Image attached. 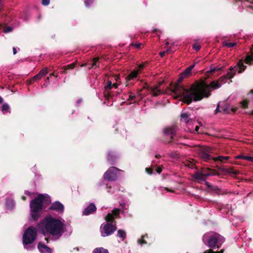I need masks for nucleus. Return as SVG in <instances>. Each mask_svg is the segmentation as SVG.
<instances>
[{
    "instance_id": "11",
    "label": "nucleus",
    "mask_w": 253,
    "mask_h": 253,
    "mask_svg": "<svg viewBox=\"0 0 253 253\" xmlns=\"http://www.w3.org/2000/svg\"><path fill=\"white\" fill-rule=\"evenodd\" d=\"M48 210L55 211L59 213H63L64 211V206L60 202L56 201L51 204Z\"/></svg>"
},
{
    "instance_id": "37",
    "label": "nucleus",
    "mask_w": 253,
    "mask_h": 253,
    "mask_svg": "<svg viewBox=\"0 0 253 253\" xmlns=\"http://www.w3.org/2000/svg\"><path fill=\"white\" fill-rule=\"evenodd\" d=\"M243 108L246 109L248 107L249 101L248 100H243L241 103Z\"/></svg>"
},
{
    "instance_id": "23",
    "label": "nucleus",
    "mask_w": 253,
    "mask_h": 253,
    "mask_svg": "<svg viewBox=\"0 0 253 253\" xmlns=\"http://www.w3.org/2000/svg\"><path fill=\"white\" fill-rule=\"evenodd\" d=\"M204 173H205L207 177L211 175H218L217 172H215L214 169H207L204 171Z\"/></svg>"
},
{
    "instance_id": "41",
    "label": "nucleus",
    "mask_w": 253,
    "mask_h": 253,
    "mask_svg": "<svg viewBox=\"0 0 253 253\" xmlns=\"http://www.w3.org/2000/svg\"><path fill=\"white\" fill-rule=\"evenodd\" d=\"M142 45V44L141 43H131L130 44V46H134L135 48H138V49L141 48V46Z\"/></svg>"
},
{
    "instance_id": "50",
    "label": "nucleus",
    "mask_w": 253,
    "mask_h": 253,
    "mask_svg": "<svg viewBox=\"0 0 253 253\" xmlns=\"http://www.w3.org/2000/svg\"><path fill=\"white\" fill-rule=\"evenodd\" d=\"M189 168L192 169L194 167V164L193 163L189 162L186 165Z\"/></svg>"
},
{
    "instance_id": "1",
    "label": "nucleus",
    "mask_w": 253,
    "mask_h": 253,
    "mask_svg": "<svg viewBox=\"0 0 253 253\" xmlns=\"http://www.w3.org/2000/svg\"><path fill=\"white\" fill-rule=\"evenodd\" d=\"M221 86V84L217 80L212 81L209 84L205 81H202L195 84H193L190 90L185 91L186 95L184 100L188 105L192 101H200L204 97H209L211 95V92L212 89H218ZM181 91H183V89H181Z\"/></svg>"
},
{
    "instance_id": "14",
    "label": "nucleus",
    "mask_w": 253,
    "mask_h": 253,
    "mask_svg": "<svg viewBox=\"0 0 253 253\" xmlns=\"http://www.w3.org/2000/svg\"><path fill=\"white\" fill-rule=\"evenodd\" d=\"M192 177L195 181H196L198 182H200L201 181H205L207 179V177L204 172L202 173L201 172L197 171L193 174Z\"/></svg>"
},
{
    "instance_id": "55",
    "label": "nucleus",
    "mask_w": 253,
    "mask_h": 253,
    "mask_svg": "<svg viewBox=\"0 0 253 253\" xmlns=\"http://www.w3.org/2000/svg\"><path fill=\"white\" fill-rule=\"evenodd\" d=\"M49 76L50 77H51L52 76H55V77H57L58 76V74L54 72L51 74H50Z\"/></svg>"
},
{
    "instance_id": "2",
    "label": "nucleus",
    "mask_w": 253,
    "mask_h": 253,
    "mask_svg": "<svg viewBox=\"0 0 253 253\" xmlns=\"http://www.w3.org/2000/svg\"><path fill=\"white\" fill-rule=\"evenodd\" d=\"M38 227L42 233L60 237L64 232V224L59 219L51 215L46 216L38 223Z\"/></svg>"
},
{
    "instance_id": "58",
    "label": "nucleus",
    "mask_w": 253,
    "mask_h": 253,
    "mask_svg": "<svg viewBox=\"0 0 253 253\" xmlns=\"http://www.w3.org/2000/svg\"><path fill=\"white\" fill-rule=\"evenodd\" d=\"M195 66V64H193V65H191V66H190L189 67H188V68L190 70V71H191V70H192V69Z\"/></svg>"
},
{
    "instance_id": "36",
    "label": "nucleus",
    "mask_w": 253,
    "mask_h": 253,
    "mask_svg": "<svg viewBox=\"0 0 253 253\" xmlns=\"http://www.w3.org/2000/svg\"><path fill=\"white\" fill-rule=\"evenodd\" d=\"M113 87V84H112L111 81H109L108 82L107 84L105 86V90H109Z\"/></svg>"
},
{
    "instance_id": "18",
    "label": "nucleus",
    "mask_w": 253,
    "mask_h": 253,
    "mask_svg": "<svg viewBox=\"0 0 253 253\" xmlns=\"http://www.w3.org/2000/svg\"><path fill=\"white\" fill-rule=\"evenodd\" d=\"M219 169L222 172L232 174L234 175H236L239 174V171L235 170L233 168H230L228 169L219 168Z\"/></svg>"
},
{
    "instance_id": "54",
    "label": "nucleus",
    "mask_w": 253,
    "mask_h": 253,
    "mask_svg": "<svg viewBox=\"0 0 253 253\" xmlns=\"http://www.w3.org/2000/svg\"><path fill=\"white\" fill-rule=\"evenodd\" d=\"M205 184H206V186H207V187L211 189V185L209 182L205 181Z\"/></svg>"
},
{
    "instance_id": "3",
    "label": "nucleus",
    "mask_w": 253,
    "mask_h": 253,
    "mask_svg": "<svg viewBox=\"0 0 253 253\" xmlns=\"http://www.w3.org/2000/svg\"><path fill=\"white\" fill-rule=\"evenodd\" d=\"M49 202H50L49 196L42 194H39L37 197L31 201L30 204L31 214L34 221L38 220L40 217L43 203H48Z\"/></svg>"
},
{
    "instance_id": "44",
    "label": "nucleus",
    "mask_w": 253,
    "mask_h": 253,
    "mask_svg": "<svg viewBox=\"0 0 253 253\" xmlns=\"http://www.w3.org/2000/svg\"><path fill=\"white\" fill-rule=\"evenodd\" d=\"M243 160H247L251 162H253V156H245V157H243Z\"/></svg>"
},
{
    "instance_id": "30",
    "label": "nucleus",
    "mask_w": 253,
    "mask_h": 253,
    "mask_svg": "<svg viewBox=\"0 0 253 253\" xmlns=\"http://www.w3.org/2000/svg\"><path fill=\"white\" fill-rule=\"evenodd\" d=\"M48 73V70L47 68H44L42 69L38 73L42 78L43 76L46 75Z\"/></svg>"
},
{
    "instance_id": "61",
    "label": "nucleus",
    "mask_w": 253,
    "mask_h": 253,
    "mask_svg": "<svg viewBox=\"0 0 253 253\" xmlns=\"http://www.w3.org/2000/svg\"><path fill=\"white\" fill-rule=\"evenodd\" d=\"M13 54H16L17 53V50L15 47H13Z\"/></svg>"
},
{
    "instance_id": "47",
    "label": "nucleus",
    "mask_w": 253,
    "mask_h": 253,
    "mask_svg": "<svg viewBox=\"0 0 253 253\" xmlns=\"http://www.w3.org/2000/svg\"><path fill=\"white\" fill-rule=\"evenodd\" d=\"M144 238V236H142V238ZM138 242L139 244H141V245H143V244H147V242L144 240L143 239H140V240H138Z\"/></svg>"
},
{
    "instance_id": "16",
    "label": "nucleus",
    "mask_w": 253,
    "mask_h": 253,
    "mask_svg": "<svg viewBox=\"0 0 253 253\" xmlns=\"http://www.w3.org/2000/svg\"><path fill=\"white\" fill-rule=\"evenodd\" d=\"M96 211V207L94 203H90L83 211L84 215H89Z\"/></svg>"
},
{
    "instance_id": "60",
    "label": "nucleus",
    "mask_w": 253,
    "mask_h": 253,
    "mask_svg": "<svg viewBox=\"0 0 253 253\" xmlns=\"http://www.w3.org/2000/svg\"><path fill=\"white\" fill-rule=\"evenodd\" d=\"M243 157H245V156H243V155L238 156L236 157V158L243 160Z\"/></svg>"
},
{
    "instance_id": "59",
    "label": "nucleus",
    "mask_w": 253,
    "mask_h": 253,
    "mask_svg": "<svg viewBox=\"0 0 253 253\" xmlns=\"http://www.w3.org/2000/svg\"><path fill=\"white\" fill-rule=\"evenodd\" d=\"M195 66V64H193V65H191V66H190L189 67H188V68L190 70V71H191V70H192V69Z\"/></svg>"
},
{
    "instance_id": "27",
    "label": "nucleus",
    "mask_w": 253,
    "mask_h": 253,
    "mask_svg": "<svg viewBox=\"0 0 253 253\" xmlns=\"http://www.w3.org/2000/svg\"><path fill=\"white\" fill-rule=\"evenodd\" d=\"M117 236L121 238L123 241L126 237V233L124 230L119 229L117 232Z\"/></svg>"
},
{
    "instance_id": "21",
    "label": "nucleus",
    "mask_w": 253,
    "mask_h": 253,
    "mask_svg": "<svg viewBox=\"0 0 253 253\" xmlns=\"http://www.w3.org/2000/svg\"><path fill=\"white\" fill-rule=\"evenodd\" d=\"M157 86L156 87H150L149 90L151 91V93L154 96H158L161 92V90L158 89Z\"/></svg>"
},
{
    "instance_id": "51",
    "label": "nucleus",
    "mask_w": 253,
    "mask_h": 253,
    "mask_svg": "<svg viewBox=\"0 0 253 253\" xmlns=\"http://www.w3.org/2000/svg\"><path fill=\"white\" fill-rule=\"evenodd\" d=\"M144 67V64H140L139 66H138V69L137 70V71H138V72H140Z\"/></svg>"
},
{
    "instance_id": "19",
    "label": "nucleus",
    "mask_w": 253,
    "mask_h": 253,
    "mask_svg": "<svg viewBox=\"0 0 253 253\" xmlns=\"http://www.w3.org/2000/svg\"><path fill=\"white\" fill-rule=\"evenodd\" d=\"M116 155L112 152H109L107 155V160L110 163V165H115L117 160Z\"/></svg>"
},
{
    "instance_id": "31",
    "label": "nucleus",
    "mask_w": 253,
    "mask_h": 253,
    "mask_svg": "<svg viewBox=\"0 0 253 253\" xmlns=\"http://www.w3.org/2000/svg\"><path fill=\"white\" fill-rule=\"evenodd\" d=\"M236 44H237L236 42L231 43V42H224L223 43V46H226V47L230 48V47H233L235 46L236 45Z\"/></svg>"
},
{
    "instance_id": "7",
    "label": "nucleus",
    "mask_w": 253,
    "mask_h": 253,
    "mask_svg": "<svg viewBox=\"0 0 253 253\" xmlns=\"http://www.w3.org/2000/svg\"><path fill=\"white\" fill-rule=\"evenodd\" d=\"M211 152V149L209 147L204 146L201 147L198 151L199 156L205 161L208 162L211 160L214 161H219L221 162H224L229 159V156H219L217 157H212L209 154Z\"/></svg>"
},
{
    "instance_id": "52",
    "label": "nucleus",
    "mask_w": 253,
    "mask_h": 253,
    "mask_svg": "<svg viewBox=\"0 0 253 253\" xmlns=\"http://www.w3.org/2000/svg\"><path fill=\"white\" fill-rule=\"evenodd\" d=\"M156 170L158 173L160 174L162 171V169L159 167L156 169Z\"/></svg>"
},
{
    "instance_id": "22",
    "label": "nucleus",
    "mask_w": 253,
    "mask_h": 253,
    "mask_svg": "<svg viewBox=\"0 0 253 253\" xmlns=\"http://www.w3.org/2000/svg\"><path fill=\"white\" fill-rule=\"evenodd\" d=\"M77 64V62H74L70 64L67 65V66H64L62 67V69L64 70L63 73L66 74L67 73V70H72L73 69L76 65Z\"/></svg>"
},
{
    "instance_id": "15",
    "label": "nucleus",
    "mask_w": 253,
    "mask_h": 253,
    "mask_svg": "<svg viewBox=\"0 0 253 253\" xmlns=\"http://www.w3.org/2000/svg\"><path fill=\"white\" fill-rule=\"evenodd\" d=\"M176 127L174 126L166 128L164 129V133L166 135H170V139L173 140L174 139V136L176 134Z\"/></svg>"
},
{
    "instance_id": "20",
    "label": "nucleus",
    "mask_w": 253,
    "mask_h": 253,
    "mask_svg": "<svg viewBox=\"0 0 253 253\" xmlns=\"http://www.w3.org/2000/svg\"><path fill=\"white\" fill-rule=\"evenodd\" d=\"M190 114L187 113H182L180 115V121L184 122L186 124L188 123L191 119L189 118Z\"/></svg>"
},
{
    "instance_id": "56",
    "label": "nucleus",
    "mask_w": 253,
    "mask_h": 253,
    "mask_svg": "<svg viewBox=\"0 0 253 253\" xmlns=\"http://www.w3.org/2000/svg\"><path fill=\"white\" fill-rule=\"evenodd\" d=\"M165 190H166V191H167L168 192H171V193L174 192V190H171V189H169V188H166H166H165Z\"/></svg>"
},
{
    "instance_id": "4",
    "label": "nucleus",
    "mask_w": 253,
    "mask_h": 253,
    "mask_svg": "<svg viewBox=\"0 0 253 253\" xmlns=\"http://www.w3.org/2000/svg\"><path fill=\"white\" fill-rule=\"evenodd\" d=\"M37 237V230L34 226H30L24 231L22 236L24 248L28 251H33L35 246L33 243Z\"/></svg>"
},
{
    "instance_id": "29",
    "label": "nucleus",
    "mask_w": 253,
    "mask_h": 253,
    "mask_svg": "<svg viewBox=\"0 0 253 253\" xmlns=\"http://www.w3.org/2000/svg\"><path fill=\"white\" fill-rule=\"evenodd\" d=\"M93 253H109V252L107 249L103 248H97L93 250Z\"/></svg>"
},
{
    "instance_id": "62",
    "label": "nucleus",
    "mask_w": 253,
    "mask_h": 253,
    "mask_svg": "<svg viewBox=\"0 0 253 253\" xmlns=\"http://www.w3.org/2000/svg\"><path fill=\"white\" fill-rule=\"evenodd\" d=\"M141 91H142V90H141V89H140V90H139L137 91L136 96H139V95H141Z\"/></svg>"
},
{
    "instance_id": "25",
    "label": "nucleus",
    "mask_w": 253,
    "mask_h": 253,
    "mask_svg": "<svg viewBox=\"0 0 253 253\" xmlns=\"http://www.w3.org/2000/svg\"><path fill=\"white\" fill-rule=\"evenodd\" d=\"M105 219L107 222V223L113 222L116 221L115 219V217L113 216V214L111 213H108L107 215L105 217Z\"/></svg>"
},
{
    "instance_id": "17",
    "label": "nucleus",
    "mask_w": 253,
    "mask_h": 253,
    "mask_svg": "<svg viewBox=\"0 0 253 253\" xmlns=\"http://www.w3.org/2000/svg\"><path fill=\"white\" fill-rule=\"evenodd\" d=\"M38 249L41 253H51L52 250L48 246L42 242H39L38 245Z\"/></svg>"
},
{
    "instance_id": "63",
    "label": "nucleus",
    "mask_w": 253,
    "mask_h": 253,
    "mask_svg": "<svg viewBox=\"0 0 253 253\" xmlns=\"http://www.w3.org/2000/svg\"><path fill=\"white\" fill-rule=\"evenodd\" d=\"M83 101L82 99H79L77 101V104H79Z\"/></svg>"
},
{
    "instance_id": "34",
    "label": "nucleus",
    "mask_w": 253,
    "mask_h": 253,
    "mask_svg": "<svg viewBox=\"0 0 253 253\" xmlns=\"http://www.w3.org/2000/svg\"><path fill=\"white\" fill-rule=\"evenodd\" d=\"M120 209H114L112 211V213L113 215V216H119L120 212Z\"/></svg>"
},
{
    "instance_id": "53",
    "label": "nucleus",
    "mask_w": 253,
    "mask_h": 253,
    "mask_svg": "<svg viewBox=\"0 0 253 253\" xmlns=\"http://www.w3.org/2000/svg\"><path fill=\"white\" fill-rule=\"evenodd\" d=\"M211 190L216 191L217 190H218V188L217 186H212V185H211Z\"/></svg>"
},
{
    "instance_id": "42",
    "label": "nucleus",
    "mask_w": 253,
    "mask_h": 253,
    "mask_svg": "<svg viewBox=\"0 0 253 253\" xmlns=\"http://www.w3.org/2000/svg\"><path fill=\"white\" fill-rule=\"evenodd\" d=\"M129 94V98L128 99V100L133 101L136 98V95H132V92H128Z\"/></svg>"
},
{
    "instance_id": "48",
    "label": "nucleus",
    "mask_w": 253,
    "mask_h": 253,
    "mask_svg": "<svg viewBox=\"0 0 253 253\" xmlns=\"http://www.w3.org/2000/svg\"><path fill=\"white\" fill-rule=\"evenodd\" d=\"M50 3V0H42V3L43 5H48Z\"/></svg>"
},
{
    "instance_id": "57",
    "label": "nucleus",
    "mask_w": 253,
    "mask_h": 253,
    "mask_svg": "<svg viewBox=\"0 0 253 253\" xmlns=\"http://www.w3.org/2000/svg\"><path fill=\"white\" fill-rule=\"evenodd\" d=\"M165 53H166V51L161 52L160 53V55L161 57H163L165 56Z\"/></svg>"
},
{
    "instance_id": "28",
    "label": "nucleus",
    "mask_w": 253,
    "mask_h": 253,
    "mask_svg": "<svg viewBox=\"0 0 253 253\" xmlns=\"http://www.w3.org/2000/svg\"><path fill=\"white\" fill-rule=\"evenodd\" d=\"M42 79L41 76L39 74H37L36 75L33 77L29 81V84H33L35 81L40 80Z\"/></svg>"
},
{
    "instance_id": "5",
    "label": "nucleus",
    "mask_w": 253,
    "mask_h": 253,
    "mask_svg": "<svg viewBox=\"0 0 253 253\" xmlns=\"http://www.w3.org/2000/svg\"><path fill=\"white\" fill-rule=\"evenodd\" d=\"M203 240L210 249H218L224 242V238L216 233L206 234L203 236Z\"/></svg>"
},
{
    "instance_id": "43",
    "label": "nucleus",
    "mask_w": 253,
    "mask_h": 253,
    "mask_svg": "<svg viewBox=\"0 0 253 253\" xmlns=\"http://www.w3.org/2000/svg\"><path fill=\"white\" fill-rule=\"evenodd\" d=\"M201 48V45L200 44H198L197 43H194L193 45V49L195 50L198 51H199Z\"/></svg>"
},
{
    "instance_id": "8",
    "label": "nucleus",
    "mask_w": 253,
    "mask_h": 253,
    "mask_svg": "<svg viewBox=\"0 0 253 253\" xmlns=\"http://www.w3.org/2000/svg\"><path fill=\"white\" fill-rule=\"evenodd\" d=\"M185 78L186 77L185 76H182V74L181 73L180 75V77L177 82L174 84L171 85V91L175 94L178 95L179 97H181L182 101L185 103H186L184 100V97L186 95V93L185 92V91H181V89H183V90H185L186 91L190 90L193 85H192L189 88H186L184 85L180 84V83L183 81Z\"/></svg>"
},
{
    "instance_id": "38",
    "label": "nucleus",
    "mask_w": 253,
    "mask_h": 253,
    "mask_svg": "<svg viewBox=\"0 0 253 253\" xmlns=\"http://www.w3.org/2000/svg\"><path fill=\"white\" fill-rule=\"evenodd\" d=\"M99 58L98 57L93 58L92 59V63L91 65V67H94V66L96 65V64L99 62Z\"/></svg>"
},
{
    "instance_id": "64",
    "label": "nucleus",
    "mask_w": 253,
    "mask_h": 253,
    "mask_svg": "<svg viewBox=\"0 0 253 253\" xmlns=\"http://www.w3.org/2000/svg\"><path fill=\"white\" fill-rule=\"evenodd\" d=\"M237 110V108H232L231 109V111L233 112V113H235Z\"/></svg>"
},
{
    "instance_id": "33",
    "label": "nucleus",
    "mask_w": 253,
    "mask_h": 253,
    "mask_svg": "<svg viewBox=\"0 0 253 253\" xmlns=\"http://www.w3.org/2000/svg\"><path fill=\"white\" fill-rule=\"evenodd\" d=\"M9 109V106L8 105V104L5 103V104H3V105L2 106L1 110L3 112V113L8 112Z\"/></svg>"
},
{
    "instance_id": "10",
    "label": "nucleus",
    "mask_w": 253,
    "mask_h": 253,
    "mask_svg": "<svg viewBox=\"0 0 253 253\" xmlns=\"http://www.w3.org/2000/svg\"><path fill=\"white\" fill-rule=\"evenodd\" d=\"M120 170L115 167H110L104 173V178L109 181H115L117 178V175Z\"/></svg>"
},
{
    "instance_id": "49",
    "label": "nucleus",
    "mask_w": 253,
    "mask_h": 253,
    "mask_svg": "<svg viewBox=\"0 0 253 253\" xmlns=\"http://www.w3.org/2000/svg\"><path fill=\"white\" fill-rule=\"evenodd\" d=\"M221 107L220 106L219 104H218L216 109L215 110V114H216L217 113L220 112V111H221V109L220 108Z\"/></svg>"
},
{
    "instance_id": "45",
    "label": "nucleus",
    "mask_w": 253,
    "mask_h": 253,
    "mask_svg": "<svg viewBox=\"0 0 253 253\" xmlns=\"http://www.w3.org/2000/svg\"><path fill=\"white\" fill-rule=\"evenodd\" d=\"M220 70H221L220 68H217L216 67H214L213 68H211V70H210L209 72L211 74H213L215 71Z\"/></svg>"
},
{
    "instance_id": "26",
    "label": "nucleus",
    "mask_w": 253,
    "mask_h": 253,
    "mask_svg": "<svg viewBox=\"0 0 253 253\" xmlns=\"http://www.w3.org/2000/svg\"><path fill=\"white\" fill-rule=\"evenodd\" d=\"M245 62L248 64H252L253 63V52L251 55H248L245 59Z\"/></svg>"
},
{
    "instance_id": "9",
    "label": "nucleus",
    "mask_w": 253,
    "mask_h": 253,
    "mask_svg": "<svg viewBox=\"0 0 253 253\" xmlns=\"http://www.w3.org/2000/svg\"><path fill=\"white\" fill-rule=\"evenodd\" d=\"M116 221L102 224L100 227L101 236L105 237L113 234L117 230Z\"/></svg>"
},
{
    "instance_id": "12",
    "label": "nucleus",
    "mask_w": 253,
    "mask_h": 253,
    "mask_svg": "<svg viewBox=\"0 0 253 253\" xmlns=\"http://www.w3.org/2000/svg\"><path fill=\"white\" fill-rule=\"evenodd\" d=\"M138 74V71L133 70L126 78V86L132 85L134 84L133 81L136 79Z\"/></svg>"
},
{
    "instance_id": "32",
    "label": "nucleus",
    "mask_w": 253,
    "mask_h": 253,
    "mask_svg": "<svg viewBox=\"0 0 253 253\" xmlns=\"http://www.w3.org/2000/svg\"><path fill=\"white\" fill-rule=\"evenodd\" d=\"M103 93L104 97H105V98L107 99H109L112 97L111 92L109 90H104Z\"/></svg>"
},
{
    "instance_id": "46",
    "label": "nucleus",
    "mask_w": 253,
    "mask_h": 253,
    "mask_svg": "<svg viewBox=\"0 0 253 253\" xmlns=\"http://www.w3.org/2000/svg\"><path fill=\"white\" fill-rule=\"evenodd\" d=\"M146 171L149 174H152L153 172V169L150 168H147L145 169Z\"/></svg>"
},
{
    "instance_id": "24",
    "label": "nucleus",
    "mask_w": 253,
    "mask_h": 253,
    "mask_svg": "<svg viewBox=\"0 0 253 253\" xmlns=\"http://www.w3.org/2000/svg\"><path fill=\"white\" fill-rule=\"evenodd\" d=\"M221 111L220 112H222L224 114H229L230 113L229 105L227 104H225L223 106L221 107Z\"/></svg>"
},
{
    "instance_id": "6",
    "label": "nucleus",
    "mask_w": 253,
    "mask_h": 253,
    "mask_svg": "<svg viewBox=\"0 0 253 253\" xmlns=\"http://www.w3.org/2000/svg\"><path fill=\"white\" fill-rule=\"evenodd\" d=\"M246 67L247 66L244 65L243 61L240 60L237 66L230 67L227 74L222 76L217 81L221 83V84H224L227 79L233 78L236 75L237 71H238L239 73H241L246 69Z\"/></svg>"
},
{
    "instance_id": "35",
    "label": "nucleus",
    "mask_w": 253,
    "mask_h": 253,
    "mask_svg": "<svg viewBox=\"0 0 253 253\" xmlns=\"http://www.w3.org/2000/svg\"><path fill=\"white\" fill-rule=\"evenodd\" d=\"M191 71L187 68L184 72L182 73V76H185L186 77H189L191 74Z\"/></svg>"
},
{
    "instance_id": "40",
    "label": "nucleus",
    "mask_w": 253,
    "mask_h": 253,
    "mask_svg": "<svg viewBox=\"0 0 253 253\" xmlns=\"http://www.w3.org/2000/svg\"><path fill=\"white\" fill-rule=\"evenodd\" d=\"M13 30V28L10 26L5 27L3 30V31L5 33H9L12 32Z\"/></svg>"
},
{
    "instance_id": "13",
    "label": "nucleus",
    "mask_w": 253,
    "mask_h": 253,
    "mask_svg": "<svg viewBox=\"0 0 253 253\" xmlns=\"http://www.w3.org/2000/svg\"><path fill=\"white\" fill-rule=\"evenodd\" d=\"M138 74V71L133 70L126 78V86L132 85L134 84L133 81L136 79Z\"/></svg>"
},
{
    "instance_id": "39",
    "label": "nucleus",
    "mask_w": 253,
    "mask_h": 253,
    "mask_svg": "<svg viewBox=\"0 0 253 253\" xmlns=\"http://www.w3.org/2000/svg\"><path fill=\"white\" fill-rule=\"evenodd\" d=\"M94 0H84V3L86 7H89Z\"/></svg>"
}]
</instances>
